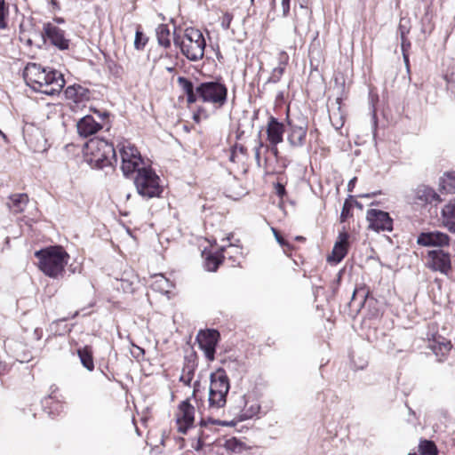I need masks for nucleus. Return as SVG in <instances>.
Segmentation results:
<instances>
[{"instance_id": "obj_1", "label": "nucleus", "mask_w": 455, "mask_h": 455, "mask_svg": "<svg viewBox=\"0 0 455 455\" xmlns=\"http://www.w3.org/2000/svg\"><path fill=\"white\" fill-rule=\"evenodd\" d=\"M23 77L33 91L51 96L60 93L65 85V79L60 72L34 62L27 64Z\"/></svg>"}, {"instance_id": "obj_2", "label": "nucleus", "mask_w": 455, "mask_h": 455, "mask_svg": "<svg viewBox=\"0 0 455 455\" xmlns=\"http://www.w3.org/2000/svg\"><path fill=\"white\" fill-rule=\"evenodd\" d=\"M40 270L49 277L56 278L64 272L69 255L61 246H50L35 252Z\"/></svg>"}, {"instance_id": "obj_3", "label": "nucleus", "mask_w": 455, "mask_h": 455, "mask_svg": "<svg viewBox=\"0 0 455 455\" xmlns=\"http://www.w3.org/2000/svg\"><path fill=\"white\" fill-rule=\"evenodd\" d=\"M173 44L190 61H197L204 58L206 42L203 33L197 28H187L182 36L174 33Z\"/></svg>"}, {"instance_id": "obj_4", "label": "nucleus", "mask_w": 455, "mask_h": 455, "mask_svg": "<svg viewBox=\"0 0 455 455\" xmlns=\"http://www.w3.org/2000/svg\"><path fill=\"white\" fill-rule=\"evenodd\" d=\"M87 162L93 167L102 169L117 163L116 149L112 143L95 138L86 144Z\"/></svg>"}, {"instance_id": "obj_5", "label": "nucleus", "mask_w": 455, "mask_h": 455, "mask_svg": "<svg viewBox=\"0 0 455 455\" xmlns=\"http://www.w3.org/2000/svg\"><path fill=\"white\" fill-rule=\"evenodd\" d=\"M134 185L140 196L146 199L159 197L164 191L160 178L151 167L143 166L134 177Z\"/></svg>"}, {"instance_id": "obj_6", "label": "nucleus", "mask_w": 455, "mask_h": 455, "mask_svg": "<svg viewBox=\"0 0 455 455\" xmlns=\"http://www.w3.org/2000/svg\"><path fill=\"white\" fill-rule=\"evenodd\" d=\"M209 408L220 409L227 403V395L230 389L228 377L225 370L220 368L210 375Z\"/></svg>"}, {"instance_id": "obj_7", "label": "nucleus", "mask_w": 455, "mask_h": 455, "mask_svg": "<svg viewBox=\"0 0 455 455\" xmlns=\"http://www.w3.org/2000/svg\"><path fill=\"white\" fill-rule=\"evenodd\" d=\"M228 87L221 78L202 82L197 85L200 100L221 108L228 102Z\"/></svg>"}, {"instance_id": "obj_8", "label": "nucleus", "mask_w": 455, "mask_h": 455, "mask_svg": "<svg viewBox=\"0 0 455 455\" xmlns=\"http://www.w3.org/2000/svg\"><path fill=\"white\" fill-rule=\"evenodd\" d=\"M425 259V266L431 271L448 275L452 269L451 255L443 249L429 250Z\"/></svg>"}, {"instance_id": "obj_9", "label": "nucleus", "mask_w": 455, "mask_h": 455, "mask_svg": "<svg viewBox=\"0 0 455 455\" xmlns=\"http://www.w3.org/2000/svg\"><path fill=\"white\" fill-rule=\"evenodd\" d=\"M369 228L376 232L392 231L393 220L389 213L378 209H370L366 213Z\"/></svg>"}, {"instance_id": "obj_10", "label": "nucleus", "mask_w": 455, "mask_h": 455, "mask_svg": "<svg viewBox=\"0 0 455 455\" xmlns=\"http://www.w3.org/2000/svg\"><path fill=\"white\" fill-rule=\"evenodd\" d=\"M219 337L220 333L216 330L200 331L196 336L198 346L209 361H213L215 358Z\"/></svg>"}, {"instance_id": "obj_11", "label": "nucleus", "mask_w": 455, "mask_h": 455, "mask_svg": "<svg viewBox=\"0 0 455 455\" xmlns=\"http://www.w3.org/2000/svg\"><path fill=\"white\" fill-rule=\"evenodd\" d=\"M417 243L424 247L443 249L450 245V236L438 230L421 232L417 237Z\"/></svg>"}, {"instance_id": "obj_12", "label": "nucleus", "mask_w": 455, "mask_h": 455, "mask_svg": "<svg viewBox=\"0 0 455 455\" xmlns=\"http://www.w3.org/2000/svg\"><path fill=\"white\" fill-rule=\"evenodd\" d=\"M42 36L60 51L69 48V40L66 38L65 31L50 22L44 24Z\"/></svg>"}, {"instance_id": "obj_13", "label": "nucleus", "mask_w": 455, "mask_h": 455, "mask_svg": "<svg viewBox=\"0 0 455 455\" xmlns=\"http://www.w3.org/2000/svg\"><path fill=\"white\" fill-rule=\"evenodd\" d=\"M287 124L289 126V132L287 140L292 148H301L306 142V136L307 132V124L305 121H300L299 124H296L294 120L288 119Z\"/></svg>"}, {"instance_id": "obj_14", "label": "nucleus", "mask_w": 455, "mask_h": 455, "mask_svg": "<svg viewBox=\"0 0 455 455\" xmlns=\"http://www.w3.org/2000/svg\"><path fill=\"white\" fill-rule=\"evenodd\" d=\"M440 196L430 187L419 185L412 192V202L420 206H424L434 202H440Z\"/></svg>"}, {"instance_id": "obj_15", "label": "nucleus", "mask_w": 455, "mask_h": 455, "mask_svg": "<svg viewBox=\"0 0 455 455\" xmlns=\"http://www.w3.org/2000/svg\"><path fill=\"white\" fill-rule=\"evenodd\" d=\"M180 414L177 418L179 432L186 434L188 429L194 423L195 408L188 401H183L180 404Z\"/></svg>"}, {"instance_id": "obj_16", "label": "nucleus", "mask_w": 455, "mask_h": 455, "mask_svg": "<svg viewBox=\"0 0 455 455\" xmlns=\"http://www.w3.org/2000/svg\"><path fill=\"white\" fill-rule=\"evenodd\" d=\"M267 137L269 144L278 145L283 140L284 124L277 118L270 116L267 125Z\"/></svg>"}, {"instance_id": "obj_17", "label": "nucleus", "mask_w": 455, "mask_h": 455, "mask_svg": "<svg viewBox=\"0 0 455 455\" xmlns=\"http://www.w3.org/2000/svg\"><path fill=\"white\" fill-rule=\"evenodd\" d=\"M339 238V241L335 243L331 254L327 258V261L331 264L339 263L347 253L348 235L345 232L340 233Z\"/></svg>"}, {"instance_id": "obj_18", "label": "nucleus", "mask_w": 455, "mask_h": 455, "mask_svg": "<svg viewBox=\"0 0 455 455\" xmlns=\"http://www.w3.org/2000/svg\"><path fill=\"white\" fill-rule=\"evenodd\" d=\"M76 128L78 134L86 138L95 134L102 126L92 116H85L77 122Z\"/></svg>"}, {"instance_id": "obj_19", "label": "nucleus", "mask_w": 455, "mask_h": 455, "mask_svg": "<svg viewBox=\"0 0 455 455\" xmlns=\"http://www.w3.org/2000/svg\"><path fill=\"white\" fill-rule=\"evenodd\" d=\"M429 347L434 354L438 357L439 362H443L452 348V344L450 340L444 338L439 337L438 339H434L430 344Z\"/></svg>"}, {"instance_id": "obj_20", "label": "nucleus", "mask_w": 455, "mask_h": 455, "mask_svg": "<svg viewBox=\"0 0 455 455\" xmlns=\"http://www.w3.org/2000/svg\"><path fill=\"white\" fill-rule=\"evenodd\" d=\"M441 215L443 225L455 233V197L443 206Z\"/></svg>"}, {"instance_id": "obj_21", "label": "nucleus", "mask_w": 455, "mask_h": 455, "mask_svg": "<svg viewBox=\"0 0 455 455\" xmlns=\"http://www.w3.org/2000/svg\"><path fill=\"white\" fill-rule=\"evenodd\" d=\"M224 250L225 247L223 246L215 252H203V256L204 257V267L208 271L215 272L218 269L224 259Z\"/></svg>"}, {"instance_id": "obj_22", "label": "nucleus", "mask_w": 455, "mask_h": 455, "mask_svg": "<svg viewBox=\"0 0 455 455\" xmlns=\"http://www.w3.org/2000/svg\"><path fill=\"white\" fill-rule=\"evenodd\" d=\"M288 60L289 56L285 52L279 54L278 65L273 68L266 84H276L281 80L288 64Z\"/></svg>"}, {"instance_id": "obj_23", "label": "nucleus", "mask_w": 455, "mask_h": 455, "mask_svg": "<svg viewBox=\"0 0 455 455\" xmlns=\"http://www.w3.org/2000/svg\"><path fill=\"white\" fill-rule=\"evenodd\" d=\"M28 203V196L27 194H15L10 196L7 202V206L15 214L21 213Z\"/></svg>"}, {"instance_id": "obj_24", "label": "nucleus", "mask_w": 455, "mask_h": 455, "mask_svg": "<svg viewBox=\"0 0 455 455\" xmlns=\"http://www.w3.org/2000/svg\"><path fill=\"white\" fill-rule=\"evenodd\" d=\"M368 295L369 291L363 287L355 289L348 303L349 307L355 311H359L365 304Z\"/></svg>"}, {"instance_id": "obj_25", "label": "nucleus", "mask_w": 455, "mask_h": 455, "mask_svg": "<svg viewBox=\"0 0 455 455\" xmlns=\"http://www.w3.org/2000/svg\"><path fill=\"white\" fill-rule=\"evenodd\" d=\"M87 93L88 90L78 84L70 85L65 90L66 98L76 102L82 100Z\"/></svg>"}, {"instance_id": "obj_26", "label": "nucleus", "mask_w": 455, "mask_h": 455, "mask_svg": "<svg viewBox=\"0 0 455 455\" xmlns=\"http://www.w3.org/2000/svg\"><path fill=\"white\" fill-rule=\"evenodd\" d=\"M241 399L244 405L241 410L240 420L251 419L259 413L260 406L256 402L252 403L251 405H248L245 395H243Z\"/></svg>"}, {"instance_id": "obj_27", "label": "nucleus", "mask_w": 455, "mask_h": 455, "mask_svg": "<svg viewBox=\"0 0 455 455\" xmlns=\"http://www.w3.org/2000/svg\"><path fill=\"white\" fill-rule=\"evenodd\" d=\"M158 44L169 48L171 46L170 29L168 25L160 24L156 29Z\"/></svg>"}, {"instance_id": "obj_28", "label": "nucleus", "mask_w": 455, "mask_h": 455, "mask_svg": "<svg viewBox=\"0 0 455 455\" xmlns=\"http://www.w3.org/2000/svg\"><path fill=\"white\" fill-rule=\"evenodd\" d=\"M77 355L83 366L92 371L94 369L92 349L89 347L79 348L77 350Z\"/></svg>"}, {"instance_id": "obj_29", "label": "nucleus", "mask_w": 455, "mask_h": 455, "mask_svg": "<svg viewBox=\"0 0 455 455\" xmlns=\"http://www.w3.org/2000/svg\"><path fill=\"white\" fill-rule=\"evenodd\" d=\"M143 164V160H125L122 161L121 169L124 176L128 177L131 174L139 172V171L143 167L140 165Z\"/></svg>"}, {"instance_id": "obj_30", "label": "nucleus", "mask_w": 455, "mask_h": 455, "mask_svg": "<svg viewBox=\"0 0 455 455\" xmlns=\"http://www.w3.org/2000/svg\"><path fill=\"white\" fill-rule=\"evenodd\" d=\"M119 152L122 161L140 160V158H142L137 148L130 144L123 145L122 148H120Z\"/></svg>"}, {"instance_id": "obj_31", "label": "nucleus", "mask_w": 455, "mask_h": 455, "mask_svg": "<svg viewBox=\"0 0 455 455\" xmlns=\"http://www.w3.org/2000/svg\"><path fill=\"white\" fill-rule=\"evenodd\" d=\"M419 452L420 455H438V449L433 441L420 439L419 443Z\"/></svg>"}, {"instance_id": "obj_32", "label": "nucleus", "mask_w": 455, "mask_h": 455, "mask_svg": "<svg viewBox=\"0 0 455 455\" xmlns=\"http://www.w3.org/2000/svg\"><path fill=\"white\" fill-rule=\"evenodd\" d=\"M195 363L194 362L188 361L185 363L182 374L180 377V381L183 382L186 386H190L191 381L194 378Z\"/></svg>"}, {"instance_id": "obj_33", "label": "nucleus", "mask_w": 455, "mask_h": 455, "mask_svg": "<svg viewBox=\"0 0 455 455\" xmlns=\"http://www.w3.org/2000/svg\"><path fill=\"white\" fill-rule=\"evenodd\" d=\"M441 185L443 189L455 192V172H447L441 179Z\"/></svg>"}, {"instance_id": "obj_34", "label": "nucleus", "mask_w": 455, "mask_h": 455, "mask_svg": "<svg viewBox=\"0 0 455 455\" xmlns=\"http://www.w3.org/2000/svg\"><path fill=\"white\" fill-rule=\"evenodd\" d=\"M178 84L183 90L184 93H189L196 91V87L192 81L184 76H179L177 79Z\"/></svg>"}, {"instance_id": "obj_35", "label": "nucleus", "mask_w": 455, "mask_h": 455, "mask_svg": "<svg viewBox=\"0 0 455 455\" xmlns=\"http://www.w3.org/2000/svg\"><path fill=\"white\" fill-rule=\"evenodd\" d=\"M443 78L446 81L447 91L455 99V71L445 74Z\"/></svg>"}, {"instance_id": "obj_36", "label": "nucleus", "mask_w": 455, "mask_h": 455, "mask_svg": "<svg viewBox=\"0 0 455 455\" xmlns=\"http://www.w3.org/2000/svg\"><path fill=\"white\" fill-rule=\"evenodd\" d=\"M148 43V37L140 29L136 30L134 38V47L137 50H142Z\"/></svg>"}, {"instance_id": "obj_37", "label": "nucleus", "mask_w": 455, "mask_h": 455, "mask_svg": "<svg viewBox=\"0 0 455 455\" xmlns=\"http://www.w3.org/2000/svg\"><path fill=\"white\" fill-rule=\"evenodd\" d=\"M9 13L8 8L5 6L4 0H0V29L7 28L6 17Z\"/></svg>"}, {"instance_id": "obj_38", "label": "nucleus", "mask_w": 455, "mask_h": 455, "mask_svg": "<svg viewBox=\"0 0 455 455\" xmlns=\"http://www.w3.org/2000/svg\"><path fill=\"white\" fill-rule=\"evenodd\" d=\"M352 209V203L349 201V199H347L344 202L341 213H340V220L346 221L347 219L350 216V211Z\"/></svg>"}, {"instance_id": "obj_39", "label": "nucleus", "mask_w": 455, "mask_h": 455, "mask_svg": "<svg viewBox=\"0 0 455 455\" xmlns=\"http://www.w3.org/2000/svg\"><path fill=\"white\" fill-rule=\"evenodd\" d=\"M207 422H211L212 424L220 425V426H227V427H230V426H235V423L234 421H222V420H220V419H212L211 418H209L207 420L206 419H202L201 420V426H206Z\"/></svg>"}, {"instance_id": "obj_40", "label": "nucleus", "mask_w": 455, "mask_h": 455, "mask_svg": "<svg viewBox=\"0 0 455 455\" xmlns=\"http://www.w3.org/2000/svg\"><path fill=\"white\" fill-rule=\"evenodd\" d=\"M187 101L188 104H192L200 100V94L197 92V86H196V91L187 93Z\"/></svg>"}, {"instance_id": "obj_41", "label": "nucleus", "mask_w": 455, "mask_h": 455, "mask_svg": "<svg viewBox=\"0 0 455 455\" xmlns=\"http://www.w3.org/2000/svg\"><path fill=\"white\" fill-rule=\"evenodd\" d=\"M233 16L230 13H225L221 22V26L224 29H228L232 21Z\"/></svg>"}, {"instance_id": "obj_42", "label": "nucleus", "mask_w": 455, "mask_h": 455, "mask_svg": "<svg viewBox=\"0 0 455 455\" xmlns=\"http://www.w3.org/2000/svg\"><path fill=\"white\" fill-rule=\"evenodd\" d=\"M409 31L410 29L403 23V20H401L398 26V33L400 34V37H406V35L409 33Z\"/></svg>"}, {"instance_id": "obj_43", "label": "nucleus", "mask_w": 455, "mask_h": 455, "mask_svg": "<svg viewBox=\"0 0 455 455\" xmlns=\"http://www.w3.org/2000/svg\"><path fill=\"white\" fill-rule=\"evenodd\" d=\"M291 0H282L283 16L287 17L290 13Z\"/></svg>"}, {"instance_id": "obj_44", "label": "nucleus", "mask_w": 455, "mask_h": 455, "mask_svg": "<svg viewBox=\"0 0 455 455\" xmlns=\"http://www.w3.org/2000/svg\"><path fill=\"white\" fill-rule=\"evenodd\" d=\"M273 230V233H274V235L277 241V243L281 245V246H286L288 245V243L285 242V240L283 239V237L278 233V231L275 228H272Z\"/></svg>"}, {"instance_id": "obj_45", "label": "nucleus", "mask_w": 455, "mask_h": 455, "mask_svg": "<svg viewBox=\"0 0 455 455\" xmlns=\"http://www.w3.org/2000/svg\"><path fill=\"white\" fill-rule=\"evenodd\" d=\"M401 47L403 52H407L408 49L411 47V43L406 37L401 38Z\"/></svg>"}, {"instance_id": "obj_46", "label": "nucleus", "mask_w": 455, "mask_h": 455, "mask_svg": "<svg viewBox=\"0 0 455 455\" xmlns=\"http://www.w3.org/2000/svg\"><path fill=\"white\" fill-rule=\"evenodd\" d=\"M263 142L259 140L258 146L255 148V159L258 164L260 162V148L263 147Z\"/></svg>"}, {"instance_id": "obj_47", "label": "nucleus", "mask_w": 455, "mask_h": 455, "mask_svg": "<svg viewBox=\"0 0 455 455\" xmlns=\"http://www.w3.org/2000/svg\"><path fill=\"white\" fill-rule=\"evenodd\" d=\"M275 192L276 194L280 196V197H283V195L285 194V188L283 184L281 183H277L275 185Z\"/></svg>"}, {"instance_id": "obj_48", "label": "nucleus", "mask_w": 455, "mask_h": 455, "mask_svg": "<svg viewBox=\"0 0 455 455\" xmlns=\"http://www.w3.org/2000/svg\"><path fill=\"white\" fill-rule=\"evenodd\" d=\"M239 444L236 439H232L227 442L228 448L231 449L232 451H235V445Z\"/></svg>"}, {"instance_id": "obj_49", "label": "nucleus", "mask_w": 455, "mask_h": 455, "mask_svg": "<svg viewBox=\"0 0 455 455\" xmlns=\"http://www.w3.org/2000/svg\"><path fill=\"white\" fill-rule=\"evenodd\" d=\"M203 439H204V435H203V433H202V434L199 435V437H198V440H197V445L195 447V449H196V451H199V450H201V449L203 448V446H204V440H203Z\"/></svg>"}, {"instance_id": "obj_50", "label": "nucleus", "mask_w": 455, "mask_h": 455, "mask_svg": "<svg viewBox=\"0 0 455 455\" xmlns=\"http://www.w3.org/2000/svg\"><path fill=\"white\" fill-rule=\"evenodd\" d=\"M42 335H43V331H42V329H40V328H36V329H35V331H34V336H35V339H36V340H39V339H41Z\"/></svg>"}, {"instance_id": "obj_51", "label": "nucleus", "mask_w": 455, "mask_h": 455, "mask_svg": "<svg viewBox=\"0 0 455 455\" xmlns=\"http://www.w3.org/2000/svg\"><path fill=\"white\" fill-rule=\"evenodd\" d=\"M355 181H356V178L354 177L353 179H351L347 184V190L348 191H352L355 188Z\"/></svg>"}, {"instance_id": "obj_52", "label": "nucleus", "mask_w": 455, "mask_h": 455, "mask_svg": "<svg viewBox=\"0 0 455 455\" xmlns=\"http://www.w3.org/2000/svg\"><path fill=\"white\" fill-rule=\"evenodd\" d=\"M270 151L275 156H277L279 153L277 145L270 144Z\"/></svg>"}, {"instance_id": "obj_53", "label": "nucleus", "mask_w": 455, "mask_h": 455, "mask_svg": "<svg viewBox=\"0 0 455 455\" xmlns=\"http://www.w3.org/2000/svg\"><path fill=\"white\" fill-rule=\"evenodd\" d=\"M51 4L52 5L54 10H60V4L57 0H51Z\"/></svg>"}, {"instance_id": "obj_54", "label": "nucleus", "mask_w": 455, "mask_h": 455, "mask_svg": "<svg viewBox=\"0 0 455 455\" xmlns=\"http://www.w3.org/2000/svg\"><path fill=\"white\" fill-rule=\"evenodd\" d=\"M378 194H380V192L379 191V192H373V193H371V194H364V195H362V196H361V197H367V198H370V197H372V196H376V195H378Z\"/></svg>"}, {"instance_id": "obj_55", "label": "nucleus", "mask_w": 455, "mask_h": 455, "mask_svg": "<svg viewBox=\"0 0 455 455\" xmlns=\"http://www.w3.org/2000/svg\"><path fill=\"white\" fill-rule=\"evenodd\" d=\"M403 57L404 62L406 63V65H408V63H409L408 53L407 52H403Z\"/></svg>"}, {"instance_id": "obj_56", "label": "nucleus", "mask_w": 455, "mask_h": 455, "mask_svg": "<svg viewBox=\"0 0 455 455\" xmlns=\"http://www.w3.org/2000/svg\"><path fill=\"white\" fill-rule=\"evenodd\" d=\"M199 386H200L199 381H196V382L194 383V392H193V395H196V390H197V387H199Z\"/></svg>"}, {"instance_id": "obj_57", "label": "nucleus", "mask_w": 455, "mask_h": 455, "mask_svg": "<svg viewBox=\"0 0 455 455\" xmlns=\"http://www.w3.org/2000/svg\"><path fill=\"white\" fill-rule=\"evenodd\" d=\"M55 20L58 22V23H62L64 22V20L62 18H56Z\"/></svg>"}, {"instance_id": "obj_58", "label": "nucleus", "mask_w": 455, "mask_h": 455, "mask_svg": "<svg viewBox=\"0 0 455 455\" xmlns=\"http://www.w3.org/2000/svg\"><path fill=\"white\" fill-rule=\"evenodd\" d=\"M355 204L358 208H360V209H362V208H363V205H362L359 202H357V201H355Z\"/></svg>"}, {"instance_id": "obj_59", "label": "nucleus", "mask_w": 455, "mask_h": 455, "mask_svg": "<svg viewBox=\"0 0 455 455\" xmlns=\"http://www.w3.org/2000/svg\"><path fill=\"white\" fill-rule=\"evenodd\" d=\"M0 135L4 138V140H7L6 135L0 130Z\"/></svg>"}, {"instance_id": "obj_60", "label": "nucleus", "mask_w": 455, "mask_h": 455, "mask_svg": "<svg viewBox=\"0 0 455 455\" xmlns=\"http://www.w3.org/2000/svg\"><path fill=\"white\" fill-rule=\"evenodd\" d=\"M296 239L299 240V241L305 240V238L303 236H297Z\"/></svg>"}, {"instance_id": "obj_61", "label": "nucleus", "mask_w": 455, "mask_h": 455, "mask_svg": "<svg viewBox=\"0 0 455 455\" xmlns=\"http://www.w3.org/2000/svg\"><path fill=\"white\" fill-rule=\"evenodd\" d=\"M240 151H241L242 153L243 152V146L240 148Z\"/></svg>"}, {"instance_id": "obj_62", "label": "nucleus", "mask_w": 455, "mask_h": 455, "mask_svg": "<svg viewBox=\"0 0 455 455\" xmlns=\"http://www.w3.org/2000/svg\"><path fill=\"white\" fill-rule=\"evenodd\" d=\"M251 4H253L255 0H250Z\"/></svg>"}, {"instance_id": "obj_63", "label": "nucleus", "mask_w": 455, "mask_h": 455, "mask_svg": "<svg viewBox=\"0 0 455 455\" xmlns=\"http://www.w3.org/2000/svg\"><path fill=\"white\" fill-rule=\"evenodd\" d=\"M408 455H416L415 453H409Z\"/></svg>"}, {"instance_id": "obj_64", "label": "nucleus", "mask_w": 455, "mask_h": 455, "mask_svg": "<svg viewBox=\"0 0 455 455\" xmlns=\"http://www.w3.org/2000/svg\"><path fill=\"white\" fill-rule=\"evenodd\" d=\"M272 3L275 4V0H272Z\"/></svg>"}]
</instances>
